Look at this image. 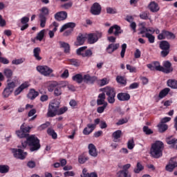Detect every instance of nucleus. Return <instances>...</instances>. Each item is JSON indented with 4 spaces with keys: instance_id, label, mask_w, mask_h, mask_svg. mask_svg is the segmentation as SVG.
<instances>
[{
    "instance_id": "1",
    "label": "nucleus",
    "mask_w": 177,
    "mask_h": 177,
    "mask_svg": "<svg viewBox=\"0 0 177 177\" xmlns=\"http://www.w3.org/2000/svg\"><path fill=\"white\" fill-rule=\"evenodd\" d=\"M21 149H26L27 146L31 152L38 151L41 149V141L35 135H30L26 138V140L21 141Z\"/></svg>"
},
{
    "instance_id": "2",
    "label": "nucleus",
    "mask_w": 177,
    "mask_h": 177,
    "mask_svg": "<svg viewBox=\"0 0 177 177\" xmlns=\"http://www.w3.org/2000/svg\"><path fill=\"white\" fill-rule=\"evenodd\" d=\"M164 150V142L156 141L152 144L150 154L153 158H160L162 157V151Z\"/></svg>"
},
{
    "instance_id": "3",
    "label": "nucleus",
    "mask_w": 177,
    "mask_h": 177,
    "mask_svg": "<svg viewBox=\"0 0 177 177\" xmlns=\"http://www.w3.org/2000/svg\"><path fill=\"white\" fill-rule=\"evenodd\" d=\"M102 92L106 93L107 96L106 100L108 103L110 104H114L115 103V95H117V92L115 91V88L111 86H106L102 88Z\"/></svg>"
},
{
    "instance_id": "4",
    "label": "nucleus",
    "mask_w": 177,
    "mask_h": 177,
    "mask_svg": "<svg viewBox=\"0 0 177 177\" xmlns=\"http://www.w3.org/2000/svg\"><path fill=\"white\" fill-rule=\"evenodd\" d=\"M39 19L40 21V27L45 28L46 26V17L49 16V8L48 7H43L39 10Z\"/></svg>"
},
{
    "instance_id": "5",
    "label": "nucleus",
    "mask_w": 177,
    "mask_h": 177,
    "mask_svg": "<svg viewBox=\"0 0 177 177\" xmlns=\"http://www.w3.org/2000/svg\"><path fill=\"white\" fill-rule=\"evenodd\" d=\"M20 129L21 130L16 131L17 136L18 138H20V139H26L28 138V136H31V135L29 134L31 127H26L24 123L21 125Z\"/></svg>"
},
{
    "instance_id": "6",
    "label": "nucleus",
    "mask_w": 177,
    "mask_h": 177,
    "mask_svg": "<svg viewBox=\"0 0 177 177\" xmlns=\"http://www.w3.org/2000/svg\"><path fill=\"white\" fill-rule=\"evenodd\" d=\"M75 26H77V24H75V23L74 22L66 23L62 26V28H60L59 32H63V31L66 30L64 32V37H68V35H71L73 31H74V28H75ZM67 28H69V29L67 30Z\"/></svg>"
},
{
    "instance_id": "7",
    "label": "nucleus",
    "mask_w": 177,
    "mask_h": 177,
    "mask_svg": "<svg viewBox=\"0 0 177 177\" xmlns=\"http://www.w3.org/2000/svg\"><path fill=\"white\" fill-rule=\"evenodd\" d=\"M159 48L162 50L160 52V56H162V57H167V56L169 55V49L171 48L169 42L165 40L160 41Z\"/></svg>"
},
{
    "instance_id": "8",
    "label": "nucleus",
    "mask_w": 177,
    "mask_h": 177,
    "mask_svg": "<svg viewBox=\"0 0 177 177\" xmlns=\"http://www.w3.org/2000/svg\"><path fill=\"white\" fill-rule=\"evenodd\" d=\"M59 107H60V103L59 102H52L49 104L47 117H55L56 114H57Z\"/></svg>"
},
{
    "instance_id": "9",
    "label": "nucleus",
    "mask_w": 177,
    "mask_h": 177,
    "mask_svg": "<svg viewBox=\"0 0 177 177\" xmlns=\"http://www.w3.org/2000/svg\"><path fill=\"white\" fill-rule=\"evenodd\" d=\"M11 151L15 158L17 160H26L27 152H24L21 149L12 148Z\"/></svg>"
},
{
    "instance_id": "10",
    "label": "nucleus",
    "mask_w": 177,
    "mask_h": 177,
    "mask_svg": "<svg viewBox=\"0 0 177 177\" xmlns=\"http://www.w3.org/2000/svg\"><path fill=\"white\" fill-rule=\"evenodd\" d=\"M176 37L172 32H169L167 30H162L161 33L158 35V39H175Z\"/></svg>"
},
{
    "instance_id": "11",
    "label": "nucleus",
    "mask_w": 177,
    "mask_h": 177,
    "mask_svg": "<svg viewBox=\"0 0 177 177\" xmlns=\"http://www.w3.org/2000/svg\"><path fill=\"white\" fill-rule=\"evenodd\" d=\"M37 70L39 73H41L44 77H49L51 73H53V70L48 66H38Z\"/></svg>"
},
{
    "instance_id": "12",
    "label": "nucleus",
    "mask_w": 177,
    "mask_h": 177,
    "mask_svg": "<svg viewBox=\"0 0 177 177\" xmlns=\"http://www.w3.org/2000/svg\"><path fill=\"white\" fill-rule=\"evenodd\" d=\"M102 32H96L95 33H90L88 35V44H95L97 42L99 38H102Z\"/></svg>"
},
{
    "instance_id": "13",
    "label": "nucleus",
    "mask_w": 177,
    "mask_h": 177,
    "mask_svg": "<svg viewBox=\"0 0 177 177\" xmlns=\"http://www.w3.org/2000/svg\"><path fill=\"white\" fill-rule=\"evenodd\" d=\"M122 32L123 31L121 30V27L118 25H113L108 30V34H109V35L113 34L115 37H118V35H120V34H122Z\"/></svg>"
},
{
    "instance_id": "14",
    "label": "nucleus",
    "mask_w": 177,
    "mask_h": 177,
    "mask_svg": "<svg viewBox=\"0 0 177 177\" xmlns=\"http://www.w3.org/2000/svg\"><path fill=\"white\" fill-rule=\"evenodd\" d=\"M90 12L94 16H99L102 13V6L99 3H94L91 8Z\"/></svg>"
},
{
    "instance_id": "15",
    "label": "nucleus",
    "mask_w": 177,
    "mask_h": 177,
    "mask_svg": "<svg viewBox=\"0 0 177 177\" xmlns=\"http://www.w3.org/2000/svg\"><path fill=\"white\" fill-rule=\"evenodd\" d=\"M30 86V83L28 82H25L22 83L19 87H17L14 91L15 96H19L20 93L24 90L27 89Z\"/></svg>"
},
{
    "instance_id": "16",
    "label": "nucleus",
    "mask_w": 177,
    "mask_h": 177,
    "mask_svg": "<svg viewBox=\"0 0 177 177\" xmlns=\"http://www.w3.org/2000/svg\"><path fill=\"white\" fill-rule=\"evenodd\" d=\"M67 12L60 11L55 14V19L57 21H63L67 19Z\"/></svg>"
},
{
    "instance_id": "17",
    "label": "nucleus",
    "mask_w": 177,
    "mask_h": 177,
    "mask_svg": "<svg viewBox=\"0 0 177 177\" xmlns=\"http://www.w3.org/2000/svg\"><path fill=\"white\" fill-rule=\"evenodd\" d=\"M177 167V162L175 161L174 158H171L169 162V164L166 166V171L168 172H172L175 168Z\"/></svg>"
},
{
    "instance_id": "18",
    "label": "nucleus",
    "mask_w": 177,
    "mask_h": 177,
    "mask_svg": "<svg viewBox=\"0 0 177 177\" xmlns=\"http://www.w3.org/2000/svg\"><path fill=\"white\" fill-rule=\"evenodd\" d=\"M119 48H120V44L112 43L109 44L106 50L107 53H109V55H111V53H113L114 52H115V50H117V49H118Z\"/></svg>"
},
{
    "instance_id": "19",
    "label": "nucleus",
    "mask_w": 177,
    "mask_h": 177,
    "mask_svg": "<svg viewBox=\"0 0 177 177\" xmlns=\"http://www.w3.org/2000/svg\"><path fill=\"white\" fill-rule=\"evenodd\" d=\"M97 81V77L96 76H91L89 75H84V82L85 84H95Z\"/></svg>"
},
{
    "instance_id": "20",
    "label": "nucleus",
    "mask_w": 177,
    "mask_h": 177,
    "mask_svg": "<svg viewBox=\"0 0 177 177\" xmlns=\"http://www.w3.org/2000/svg\"><path fill=\"white\" fill-rule=\"evenodd\" d=\"M117 98L120 100V102H128V100L131 99V95L127 93H119L117 95Z\"/></svg>"
},
{
    "instance_id": "21",
    "label": "nucleus",
    "mask_w": 177,
    "mask_h": 177,
    "mask_svg": "<svg viewBox=\"0 0 177 177\" xmlns=\"http://www.w3.org/2000/svg\"><path fill=\"white\" fill-rule=\"evenodd\" d=\"M28 21H30V18L28 17H23L21 19V24H23V26H21V31H24L25 30H27L28 27H30Z\"/></svg>"
},
{
    "instance_id": "22",
    "label": "nucleus",
    "mask_w": 177,
    "mask_h": 177,
    "mask_svg": "<svg viewBox=\"0 0 177 177\" xmlns=\"http://www.w3.org/2000/svg\"><path fill=\"white\" fill-rule=\"evenodd\" d=\"M164 70L162 71V73H165V74H169V73H172L174 69L172 68V64L169 61H166L163 64Z\"/></svg>"
},
{
    "instance_id": "23",
    "label": "nucleus",
    "mask_w": 177,
    "mask_h": 177,
    "mask_svg": "<svg viewBox=\"0 0 177 177\" xmlns=\"http://www.w3.org/2000/svg\"><path fill=\"white\" fill-rule=\"evenodd\" d=\"M95 124H88L87 127H85L83 130L84 135H91L95 129Z\"/></svg>"
},
{
    "instance_id": "24",
    "label": "nucleus",
    "mask_w": 177,
    "mask_h": 177,
    "mask_svg": "<svg viewBox=\"0 0 177 177\" xmlns=\"http://www.w3.org/2000/svg\"><path fill=\"white\" fill-rule=\"evenodd\" d=\"M105 103H107V102H106V93H100L97 99V105L102 106V104H104Z\"/></svg>"
},
{
    "instance_id": "25",
    "label": "nucleus",
    "mask_w": 177,
    "mask_h": 177,
    "mask_svg": "<svg viewBox=\"0 0 177 177\" xmlns=\"http://www.w3.org/2000/svg\"><path fill=\"white\" fill-rule=\"evenodd\" d=\"M148 8L153 13H156L160 10V6H158V3H156V1H151Z\"/></svg>"
},
{
    "instance_id": "26",
    "label": "nucleus",
    "mask_w": 177,
    "mask_h": 177,
    "mask_svg": "<svg viewBox=\"0 0 177 177\" xmlns=\"http://www.w3.org/2000/svg\"><path fill=\"white\" fill-rule=\"evenodd\" d=\"M88 154L91 156V157H96L97 156V149L96 147L93 144H89L88 147Z\"/></svg>"
},
{
    "instance_id": "27",
    "label": "nucleus",
    "mask_w": 177,
    "mask_h": 177,
    "mask_svg": "<svg viewBox=\"0 0 177 177\" xmlns=\"http://www.w3.org/2000/svg\"><path fill=\"white\" fill-rule=\"evenodd\" d=\"M167 145H171L174 149H177V139L172 136L166 138L165 139Z\"/></svg>"
},
{
    "instance_id": "28",
    "label": "nucleus",
    "mask_w": 177,
    "mask_h": 177,
    "mask_svg": "<svg viewBox=\"0 0 177 177\" xmlns=\"http://www.w3.org/2000/svg\"><path fill=\"white\" fill-rule=\"evenodd\" d=\"M84 44H85V36L82 35V33H80L77 38L75 45L77 46H80V45H84Z\"/></svg>"
},
{
    "instance_id": "29",
    "label": "nucleus",
    "mask_w": 177,
    "mask_h": 177,
    "mask_svg": "<svg viewBox=\"0 0 177 177\" xmlns=\"http://www.w3.org/2000/svg\"><path fill=\"white\" fill-rule=\"evenodd\" d=\"M38 95H39L38 91H36L34 88H31L28 94V99H30V100H34V99H35Z\"/></svg>"
},
{
    "instance_id": "30",
    "label": "nucleus",
    "mask_w": 177,
    "mask_h": 177,
    "mask_svg": "<svg viewBox=\"0 0 177 177\" xmlns=\"http://www.w3.org/2000/svg\"><path fill=\"white\" fill-rule=\"evenodd\" d=\"M72 80L75 81V82H77V84H82V82H84V76L78 73L73 76Z\"/></svg>"
},
{
    "instance_id": "31",
    "label": "nucleus",
    "mask_w": 177,
    "mask_h": 177,
    "mask_svg": "<svg viewBox=\"0 0 177 177\" xmlns=\"http://www.w3.org/2000/svg\"><path fill=\"white\" fill-rule=\"evenodd\" d=\"M122 136V131L121 130H117L112 133V138H113V142H118V140Z\"/></svg>"
},
{
    "instance_id": "32",
    "label": "nucleus",
    "mask_w": 177,
    "mask_h": 177,
    "mask_svg": "<svg viewBox=\"0 0 177 177\" xmlns=\"http://www.w3.org/2000/svg\"><path fill=\"white\" fill-rule=\"evenodd\" d=\"M170 91H171V88H165L164 89H162L159 93L158 97L160 99H164V97H165V96H167V95H168V93H169Z\"/></svg>"
},
{
    "instance_id": "33",
    "label": "nucleus",
    "mask_w": 177,
    "mask_h": 177,
    "mask_svg": "<svg viewBox=\"0 0 177 177\" xmlns=\"http://www.w3.org/2000/svg\"><path fill=\"white\" fill-rule=\"evenodd\" d=\"M39 53H41V48L39 47L35 48L33 50L34 57H35L36 60H42V57L39 56Z\"/></svg>"
},
{
    "instance_id": "34",
    "label": "nucleus",
    "mask_w": 177,
    "mask_h": 177,
    "mask_svg": "<svg viewBox=\"0 0 177 177\" xmlns=\"http://www.w3.org/2000/svg\"><path fill=\"white\" fill-rule=\"evenodd\" d=\"M88 160H89V158L85 153H83L79 156L78 161L80 164H85L86 161H88Z\"/></svg>"
},
{
    "instance_id": "35",
    "label": "nucleus",
    "mask_w": 177,
    "mask_h": 177,
    "mask_svg": "<svg viewBox=\"0 0 177 177\" xmlns=\"http://www.w3.org/2000/svg\"><path fill=\"white\" fill-rule=\"evenodd\" d=\"M3 74L8 80H12V77H13V71L9 68H5Z\"/></svg>"
},
{
    "instance_id": "36",
    "label": "nucleus",
    "mask_w": 177,
    "mask_h": 177,
    "mask_svg": "<svg viewBox=\"0 0 177 177\" xmlns=\"http://www.w3.org/2000/svg\"><path fill=\"white\" fill-rule=\"evenodd\" d=\"M158 129L160 133H164L168 129V126L166 124L159 123L158 124Z\"/></svg>"
},
{
    "instance_id": "37",
    "label": "nucleus",
    "mask_w": 177,
    "mask_h": 177,
    "mask_svg": "<svg viewBox=\"0 0 177 177\" xmlns=\"http://www.w3.org/2000/svg\"><path fill=\"white\" fill-rule=\"evenodd\" d=\"M60 47L64 48V53H68L70 52V44L64 41H59Z\"/></svg>"
},
{
    "instance_id": "38",
    "label": "nucleus",
    "mask_w": 177,
    "mask_h": 177,
    "mask_svg": "<svg viewBox=\"0 0 177 177\" xmlns=\"http://www.w3.org/2000/svg\"><path fill=\"white\" fill-rule=\"evenodd\" d=\"M167 86L171 88L172 89H177V80H167Z\"/></svg>"
},
{
    "instance_id": "39",
    "label": "nucleus",
    "mask_w": 177,
    "mask_h": 177,
    "mask_svg": "<svg viewBox=\"0 0 177 177\" xmlns=\"http://www.w3.org/2000/svg\"><path fill=\"white\" fill-rule=\"evenodd\" d=\"M6 88H8L13 92L15 88H16V82H12L10 80H7V86Z\"/></svg>"
},
{
    "instance_id": "40",
    "label": "nucleus",
    "mask_w": 177,
    "mask_h": 177,
    "mask_svg": "<svg viewBox=\"0 0 177 177\" xmlns=\"http://www.w3.org/2000/svg\"><path fill=\"white\" fill-rule=\"evenodd\" d=\"M145 169V167L140 162H137L136 168L133 169L135 174H140L141 171Z\"/></svg>"
},
{
    "instance_id": "41",
    "label": "nucleus",
    "mask_w": 177,
    "mask_h": 177,
    "mask_svg": "<svg viewBox=\"0 0 177 177\" xmlns=\"http://www.w3.org/2000/svg\"><path fill=\"white\" fill-rule=\"evenodd\" d=\"M152 64L153 66V68L155 70H156V71H162L165 70L164 67L161 66L160 65V62H159L155 61V62H152Z\"/></svg>"
},
{
    "instance_id": "42",
    "label": "nucleus",
    "mask_w": 177,
    "mask_h": 177,
    "mask_svg": "<svg viewBox=\"0 0 177 177\" xmlns=\"http://www.w3.org/2000/svg\"><path fill=\"white\" fill-rule=\"evenodd\" d=\"M116 81L117 82H118V84H120L121 85H123L124 86H125V85H127V79H125V77H124L123 76H117L116 77Z\"/></svg>"
},
{
    "instance_id": "43",
    "label": "nucleus",
    "mask_w": 177,
    "mask_h": 177,
    "mask_svg": "<svg viewBox=\"0 0 177 177\" xmlns=\"http://www.w3.org/2000/svg\"><path fill=\"white\" fill-rule=\"evenodd\" d=\"M9 169L10 168L8 165H0V174H8L9 172Z\"/></svg>"
},
{
    "instance_id": "44",
    "label": "nucleus",
    "mask_w": 177,
    "mask_h": 177,
    "mask_svg": "<svg viewBox=\"0 0 177 177\" xmlns=\"http://www.w3.org/2000/svg\"><path fill=\"white\" fill-rule=\"evenodd\" d=\"M68 62L69 64L75 66V67H78V66L81 64L78 59L74 58L68 59Z\"/></svg>"
},
{
    "instance_id": "45",
    "label": "nucleus",
    "mask_w": 177,
    "mask_h": 177,
    "mask_svg": "<svg viewBox=\"0 0 177 177\" xmlns=\"http://www.w3.org/2000/svg\"><path fill=\"white\" fill-rule=\"evenodd\" d=\"M44 37H45V29H43L39 33H37V35L35 37V39H37V41H41L44 39Z\"/></svg>"
},
{
    "instance_id": "46",
    "label": "nucleus",
    "mask_w": 177,
    "mask_h": 177,
    "mask_svg": "<svg viewBox=\"0 0 177 177\" xmlns=\"http://www.w3.org/2000/svg\"><path fill=\"white\" fill-rule=\"evenodd\" d=\"M13 91L10 90V88L6 87L2 93V95L3 97H9Z\"/></svg>"
},
{
    "instance_id": "47",
    "label": "nucleus",
    "mask_w": 177,
    "mask_h": 177,
    "mask_svg": "<svg viewBox=\"0 0 177 177\" xmlns=\"http://www.w3.org/2000/svg\"><path fill=\"white\" fill-rule=\"evenodd\" d=\"M145 38L148 39L149 44H154L156 40V37L149 32L145 33Z\"/></svg>"
},
{
    "instance_id": "48",
    "label": "nucleus",
    "mask_w": 177,
    "mask_h": 177,
    "mask_svg": "<svg viewBox=\"0 0 177 177\" xmlns=\"http://www.w3.org/2000/svg\"><path fill=\"white\" fill-rule=\"evenodd\" d=\"M107 106H109V103H105L104 104H102V106H98L97 108V113H98V114L104 113V110H106V107H107Z\"/></svg>"
},
{
    "instance_id": "49",
    "label": "nucleus",
    "mask_w": 177,
    "mask_h": 177,
    "mask_svg": "<svg viewBox=\"0 0 177 177\" xmlns=\"http://www.w3.org/2000/svg\"><path fill=\"white\" fill-rule=\"evenodd\" d=\"M118 177H131L129 171H119L117 173Z\"/></svg>"
},
{
    "instance_id": "50",
    "label": "nucleus",
    "mask_w": 177,
    "mask_h": 177,
    "mask_svg": "<svg viewBox=\"0 0 177 177\" xmlns=\"http://www.w3.org/2000/svg\"><path fill=\"white\" fill-rule=\"evenodd\" d=\"M47 133L50 135V136H52L53 139H57V133H56L55 130L52 129H48L47 130Z\"/></svg>"
},
{
    "instance_id": "51",
    "label": "nucleus",
    "mask_w": 177,
    "mask_h": 177,
    "mask_svg": "<svg viewBox=\"0 0 177 177\" xmlns=\"http://www.w3.org/2000/svg\"><path fill=\"white\" fill-rule=\"evenodd\" d=\"M26 62V58H20L17 59H14L12 61V64H16L17 66L19 64H23Z\"/></svg>"
},
{
    "instance_id": "52",
    "label": "nucleus",
    "mask_w": 177,
    "mask_h": 177,
    "mask_svg": "<svg viewBox=\"0 0 177 177\" xmlns=\"http://www.w3.org/2000/svg\"><path fill=\"white\" fill-rule=\"evenodd\" d=\"M125 52H127V44H123L122 45V50L120 52V56L122 59L125 57Z\"/></svg>"
},
{
    "instance_id": "53",
    "label": "nucleus",
    "mask_w": 177,
    "mask_h": 177,
    "mask_svg": "<svg viewBox=\"0 0 177 177\" xmlns=\"http://www.w3.org/2000/svg\"><path fill=\"white\" fill-rule=\"evenodd\" d=\"M127 147L129 150H132L133 147H135V141H133V138L128 141Z\"/></svg>"
},
{
    "instance_id": "54",
    "label": "nucleus",
    "mask_w": 177,
    "mask_h": 177,
    "mask_svg": "<svg viewBox=\"0 0 177 177\" xmlns=\"http://www.w3.org/2000/svg\"><path fill=\"white\" fill-rule=\"evenodd\" d=\"M67 110H68V108H67V106L62 107L60 109H58L57 114V115H62V114H64V113H66Z\"/></svg>"
},
{
    "instance_id": "55",
    "label": "nucleus",
    "mask_w": 177,
    "mask_h": 177,
    "mask_svg": "<svg viewBox=\"0 0 177 177\" xmlns=\"http://www.w3.org/2000/svg\"><path fill=\"white\" fill-rule=\"evenodd\" d=\"M92 55H93L92 50L88 49V50H86L84 53H82V57H91Z\"/></svg>"
},
{
    "instance_id": "56",
    "label": "nucleus",
    "mask_w": 177,
    "mask_h": 177,
    "mask_svg": "<svg viewBox=\"0 0 177 177\" xmlns=\"http://www.w3.org/2000/svg\"><path fill=\"white\" fill-rule=\"evenodd\" d=\"M106 13H108V15H115V13H117V9L111 7H107Z\"/></svg>"
},
{
    "instance_id": "57",
    "label": "nucleus",
    "mask_w": 177,
    "mask_h": 177,
    "mask_svg": "<svg viewBox=\"0 0 177 177\" xmlns=\"http://www.w3.org/2000/svg\"><path fill=\"white\" fill-rule=\"evenodd\" d=\"M54 95L55 96H60L62 95V87H56L54 89Z\"/></svg>"
},
{
    "instance_id": "58",
    "label": "nucleus",
    "mask_w": 177,
    "mask_h": 177,
    "mask_svg": "<svg viewBox=\"0 0 177 177\" xmlns=\"http://www.w3.org/2000/svg\"><path fill=\"white\" fill-rule=\"evenodd\" d=\"M127 70H129V73H136V67L132 66L129 64L126 65Z\"/></svg>"
},
{
    "instance_id": "59",
    "label": "nucleus",
    "mask_w": 177,
    "mask_h": 177,
    "mask_svg": "<svg viewBox=\"0 0 177 177\" xmlns=\"http://www.w3.org/2000/svg\"><path fill=\"white\" fill-rule=\"evenodd\" d=\"M140 80L142 82V85H147L149 84V79L145 76H140Z\"/></svg>"
},
{
    "instance_id": "60",
    "label": "nucleus",
    "mask_w": 177,
    "mask_h": 177,
    "mask_svg": "<svg viewBox=\"0 0 177 177\" xmlns=\"http://www.w3.org/2000/svg\"><path fill=\"white\" fill-rule=\"evenodd\" d=\"M140 19H142V20H147V19H149V12H142L140 15Z\"/></svg>"
},
{
    "instance_id": "61",
    "label": "nucleus",
    "mask_w": 177,
    "mask_h": 177,
    "mask_svg": "<svg viewBox=\"0 0 177 177\" xmlns=\"http://www.w3.org/2000/svg\"><path fill=\"white\" fill-rule=\"evenodd\" d=\"M143 131L145 132V133H146V135H151V133H153V131L149 129V127L147 126H145L143 127Z\"/></svg>"
},
{
    "instance_id": "62",
    "label": "nucleus",
    "mask_w": 177,
    "mask_h": 177,
    "mask_svg": "<svg viewBox=\"0 0 177 177\" xmlns=\"http://www.w3.org/2000/svg\"><path fill=\"white\" fill-rule=\"evenodd\" d=\"M71 6H73V2H71V1H70L68 3H66L61 6V7L63 8L64 9H70V8H71Z\"/></svg>"
},
{
    "instance_id": "63",
    "label": "nucleus",
    "mask_w": 177,
    "mask_h": 177,
    "mask_svg": "<svg viewBox=\"0 0 177 177\" xmlns=\"http://www.w3.org/2000/svg\"><path fill=\"white\" fill-rule=\"evenodd\" d=\"M109 80L107 78L104 77L100 80V86H104V85H107L109 84Z\"/></svg>"
},
{
    "instance_id": "64",
    "label": "nucleus",
    "mask_w": 177,
    "mask_h": 177,
    "mask_svg": "<svg viewBox=\"0 0 177 177\" xmlns=\"http://www.w3.org/2000/svg\"><path fill=\"white\" fill-rule=\"evenodd\" d=\"M81 177H89L90 173L88 172V169L86 168L83 169L82 174L80 175Z\"/></svg>"
}]
</instances>
